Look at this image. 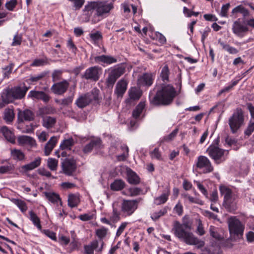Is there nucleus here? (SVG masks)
<instances>
[{
    "instance_id": "obj_17",
    "label": "nucleus",
    "mask_w": 254,
    "mask_h": 254,
    "mask_svg": "<svg viewBox=\"0 0 254 254\" xmlns=\"http://www.w3.org/2000/svg\"><path fill=\"white\" fill-rule=\"evenodd\" d=\"M153 82V75L150 73H144L140 76L137 80L139 86H150Z\"/></svg>"
},
{
    "instance_id": "obj_19",
    "label": "nucleus",
    "mask_w": 254,
    "mask_h": 254,
    "mask_svg": "<svg viewBox=\"0 0 254 254\" xmlns=\"http://www.w3.org/2000/svg\"><path fill=\"white\" fill-rule=\"evenodd\" d=\"M41 161L42 158L40 157L35 158L33 161L22 166L21 167V171L26 172L38 167L41 163Z\"/></svg>"
},
{
    "instance_id": "obj_23",
    "label": "nucleus",
    "mask_w": 254,
    "mask_h": 254,
    "mask_svg": "<svg viewBox=\"0 0 254 254\" xmlns=\"http://www.w3.org/2000/svg\"><path fill=\"white\" fill-rule=\"evenodd\" d=\"M0 132L2 134L5 139L12 143L15 142V137L13 132L6 126H3L0 129Z\"/></svg>"
},
{
    "instance_id": "obj_46",
    "label": "nucleus",
    "mask_w": 254,
    "mask_h": 254,
    "mask_svg": "<svg viewBox=\"0 0 254 254\" xmlns=\"http://www.w3.org/2000/svg\"><path fill=\"white\" fill-rule=\"evenodd\" d=\"M167 212V209L166 207H164L163 209L159 210L158 212H155L151 215V218L153 221H156L158 220L161 216H164Z\"/></svg>"
},
{
    "instance_id": "obj_2",
    "label": "nucleus",
    "mask_w": 254,
    "mask_h": 254,
    "mask_svg": "<svg viewBox=\"0 0 254 254\" xmlns=\"http://www.w3.org/2000/svg\"><path fill=\"white\" fill-rule=\"evenodd\" d=\"M176 95V91L175 88L168 84L158 90L152 99L150 98V102L154 106H167L172 103Z\"/></svg>"
},
{
    "instance_id": "obj_3",
    "label": "nucleus",
    "mask_w": 254,
    "mask_h": 254,
    "mask_svg": "<svg viewBox=\"0 0 254 254\" xmlns=\"http://www.w3.org/2000/svg\"><path fill=\"white\" fill-rule=\"evenodd\" d=\"M206 152L216 164H219L226 159L229 150L219 148L218 146L211 144L206 150Z\"/></svg>"
},
{
    "instance_id": "obj_58",
    "label": "nucleus",
    "mask_w": 254,
    "mask_h": 254,
    "mask_svg": "<svg viewBox=\"0 0 254 254\" xmlns=\"http://www.w3.org/2000/svg\"><path fill=\"white\" fill-rule=\"evenodd\" d=\"M178 128L175 129L171 133L163 138V141H170L172 140L177 135L178 132Z\"/></svg>"
},
{
    "instance_id": "obj_51",
    "label": "nucleus",
    "mask_w": 254,
    "mask_h": 254,
    "mask_svg": "<svg viewBox=\"0 0 254 254\" xmlns=\"http://www.w3.org/2000/svg\"><path fill=\"white\" fill-rule=\"evenodd\" d=\"M89 37L95 43L103 39L102 33L99 31H97L95 33H90Z\"/></svg>"
},
{
    "instance_id": "obj_28",
    "label": "nucleus",
    "mask_w": 254,
    "mask_h": 254,
    "mask_svg": "<svg viewBox=\"0 0 254 254\" xmlns=\"http://www.w3.org/2000/svg\"><path fill=\"white\" fill-rule=\"evenodd\" d=\"M57 122V119L55 117L46 116L42 119V125L47 128H51L54 127Z\"/></svg>"
},
{
    "instance_id": "obj_27",
    "label": "nucleus",
    "mask_w": 254,
    "mask_h": 254,
    "mask_svg": "<svg viewBox=\"0 0 254 254\" xmlns=\"http://www.w3.org/2000/svg\"><path fill=\"white\" fill-rule=\"evenodd\" d=\"M57 140V138L56 136H52L46 143L44 150L45 154L46 156H48L50 154L55 146Z\"/></svg>"
},
{
    "instance_id": "obj_49",
    "label": "nucleus",
    "mask_w": 254,
    "mask_h": 254,
    "mask_svg": "<svg viewBox=\"0 0 254 254\" xmlns=\"http://www.w3.org/2000/svg\"><path fill=\"white\" fill-rule=\"evenodd\" d=\"M63 70L61 69L54 70L52 74V81L54 82L62 79Z\"/></svg>"
},
{
    "instance_id": "obj_54",
    "label": "nucleus",
    "mask_w": 254,
    "mask_h": 254,
    "mask_svg": "<svg viewBox=\"0 0 254 254\" xmlns=\"http://www.w3.org/2000/svg\"><path fill=\"white\" fill-rule=\"evenodd\" d=\"M13 65L14 64H10L9 65L5 66L4 68H2L4 78L9 77V75L12 72Z\"/></svg>"
},
{
    "instance_id": "obj_4",
    "label": "nucleus",
    "mask_w": 254,
    "mask_h": 254,
    "mask_svg": "<svg viewBox=\"0 0 254 254\" xmlns=\"http://www.w3.org/2000/svg\"><path fill=\"white\" fill-rule=\"evenodd\" d=\"M244 124V116L242 110L237 109L229 119V125L231 132L235 133Z\"/></svg>"
},
{
    "instance_id": "obj_30",
    "label": "nucleus",
    "mask_w": 254,
    "mask_h": 254,
    "mask_svg": "<svg viewBox=\"0 0 254 254\" xmlns=\"http://www.w3.org/2000/svg\"><path fill=\"white\" fill-rule=\"evenodd\" d=\"M99 242L97 240L92 241L90 244L85 245L84 249L85 254H94V250L98 248Z\"/></svg>"
},
{
    "instance_id": "obj_10",
    "label": "nucleus",
    "mask_w": 254,
    "mask_h": 254,
    "mask_svg": "<svg viewBox=\"0 0 254 254\" xmlns=\"http://www.w3.org/2000/svg\"><path fill=\"white\" fill-rule=\"evenodd\" d=\"M196 167L199 169H203V173L205 174L211 173L214 170L209 159L203 155H200L197 157Z\"/></svg>"
},
{
    "instance_id": "obj_42",
    "label": "nucleus",
    "mask_w": 254,
    "mask_h": 254,
    "mask_svg": "<svg viewBox=\"0 0 254 254\" xmlns=\"http://www.w3.org/2000/svg\"><path fill=\"white\" fill-rule=\"evenodd\" d=\"M170 194V190L168 188L167 189L166 192L161 194L160 196L155 198L156 203L157 205L165 203L168 199Z\"/></svg>"
},
{
    "instance_id": "obj_57",
    "label": "nucleus",
    "mask_w": 254,
    "mask_h": 254,
    "mask_svg": "<svg viewBox=\"0 0 254 254\" xmlns=\"http://www.w3.org/2000/svg\"><path fill=\"white\" fill-rule=\"evenodd\" d=\"M230 7V3H227L222 5L221 11L220 15L222 17H228V11Z\"/></svg>"
},
{
    "instance_id": "obj_45",
    "label": "nucleus",
    "mask_w": 254,
    "mask_h": 254,
    "mask_svg": "<svg viewBox=\"0 0 254 254\" xmlns=\"http://www.w3.org/2000/svg\"><path fill=\"white\" fill-rule=\"evenodd\" d=\"M223 205L225 208L230 212L234 211L237 208L236 203L232 200V198L223 202Z\"/></svg>"
},
{
    "instance_id": "obj_34",
    "label": "nucleus",
    "mask_w": 254,
    "mask_h": 254,
    "mask_svg": "<svg viewBox=\"0 0 254 254\" xmlns=\"http://www.w3.org/2000/svg\"><path fill=\"white\" fill-rule=\"evenodd\" d=\"M11 201L19 208L22 213H25L27 211L28 207L24 201L15 198L11 199Z\"/></svg>"
},
{
    "instance_id": "obj_39",
    "label": "nucleus",
    "mask_w": 254,
    "mask_h": 254,
    "mask_svg": "<svg viewBox=\"0 0 254 254\" xmlns=\"http://www.w3.org/2000/svg\"><path fill=\"white\" fill-rule=\"evenodd\" d=\"M125 186V182L122 180H116L111 185V189L113 190L118 191L122 190Z\"/></svg>"
},
{
    "instance_id": "obj_24",
    "label": "nucleus",
    "mask_w": 254,
    "mask_h": 254,
    "mask_svg": "<svg viewBox=\"0 0 254 254\" xmlns=\"http://www.w3.org/2000/svg\"><path fill=\"white\" fill-rule=\"evenodd\" d=\"M238 13L242 14L244 18L249 16L250 15L249 11L242 5H239L234 8L232 10L231 16L236 18L237 17L236 14Z\"/></svg>"
},
{
    "instance_id": "obj_16",
    "label": "nucleus",
    "mask_w": 254,
    "mask_h": 254,
    "mask_svg": "<svg viewBox=\"0 0 254 254\" xmlns=\"http://www.w3.org/2000/svg\"><path fill=\"white\" fill-rule=\"evenodd\" d=\"M28 96L32 100H42L44 103H48L51 99V97L43 91L31 90Z\"/></svg>"
},
{
    "instance_id": "obj_9",
    "label": "nucleus",
    "mask_w": 254,
    "mask_h": 254,
    "mask_svg": "<svg viewBox=\"0 0 254 254\" xmlns=\"http://www.w3.org/2000/svg\"><path fill=\"white\" fill-rule=\"evenodd\" d=\"M28 88L25 86L23 87L19 86L14 87L9 89L6 90L7 96H8L10 100L12 99H21L26 94Z\"/></svg>"
},
{
    "instance_id": "obj_53",
    "label": "nucleus",
    "mask_w": 254,
    "mask_h": 254,
    "mask_svg": "<svg viewBox=\"0 0 254 254\" xmlns=\"http://www.w3.org/2000/svg\"><path fill=\"white\" fill-rule=\"evenodd\" d=\"M254 131V121L250 120L247 128L244 131L245 135L250 136L252 133Z\"/></svg>"
},
{
    "instance_id": "obj_29",
    "label": "nucleus",
    "mask_w": 254,
    "mask_h": 254,
    "mask_svg": "<svg viewBox=\"0 0 254 254\" xmlns=\"http://www.w3.org/2000/svg\"><path fill=\"white\" fill-rule=\"evenodd\" d=\"M95 5V1H90L88 2L84 6L83 11L85 13V15L87 17L88 21H89V18L92 14L93 11L96 10Z\"/></svg>"
},
{
    "instance_id": "obj_7",
    "label": "nucleus",
    "mask_w": 254,
    "mask_h": 254,
    "mask_svg": "<svg viewBox=\"0 0 254 254\" xmlns=\"http://www.w3.org/2000/svg\"><path fill=\"white\" fill-rule=\"evenodd\" d=\"M62 172L67 176H73L76 171L77 166L75 160L65 158L61 164Z\"/></svg>"
},
{
    "instance_id": "obj_62",
    "label": "nucleus",
    "mask_w": 254,
    "mask_h": 254,
    "mask_svg": "<svg viewBox=\"0 0 254 254\" xmlns=\"http://www.w3.org/2000/svg\"><path fill=\"white\" fill-rule=\"evenodd\" d=\"M174 211L179 216H181L183 213V207L182 204L179 202L174 208Z\"/></svg>"
},
{
    "instance_id": "obj_25",
    "label": "nucleus",
    "mask_w": 254,
    "mask_h": 254,
    "mask_svg": "<svg viewBox=\"0 0 254 254\" xmlns=\"http://www.w3.org/2000/svg\"><path fill=\"white\" fill-rule=\"evenodd\" d=\"M95 61L96 63H103L106 64H111L117 62V60L114 57L110 56L101 55L95 57Z\"/></svg>"
},
{
    "instance_id": "obj_12",
    "label": "nucleus",
    "mask_w": 254,
    "mask_h": 254,
    "mask_svg": "<svg viewBox=\"0 0 254 254\" xmlns=\"http://www.w3.org/2000/svg\"><path fill=\"white\" fill-rule=\"evenodd\" d=\"M232 30L237 36L243 37L248 32L249 28L247 25L242 23L241 19L239 18L233 22Z\"/></svg>"
},
{
    "instance_id": "obj_44",
    "label": "nucleus",
    "mask_w": 254,
    "mask_h": 254,
    "mask_svg": "<svg viewBox=\"0 0 254 254\" xmlns=\"http://www.w3.org/2000/svg\"><path fill=\"white\" fill-rule=\"evenodd\" d=\"M29 215L30 219L32 221L33 224L38 228V229L41 230L42 227L39 217L33 211H30L29 212Z\"/></svg>"
},
{
    "instance_id": "obj_56",
    "label": "nucleus",
    "mask_w": 254,
    "mask_h": 254,
    "mask_svg": "<svg viewBox=\"0 0 254 254\" xmlns=\"http://www.w3.org/2000/svg\"><path fill=\"white\" fill-rule=\"evenodd\" d=\"M74 95L72 94L71 96H69L66 98L63 99L61 101V105L63 106H68L71 104L73 100Z\"/></svg>"
},
{
    "instance_id": "obj_61",
    "label": "nucleus",
    "mask_w": 254,
    "mask_h": 254,
    "mask_svg": "<svg viewBox=\"0 0 254 254\" xmlns=\"http://www.w3.org/2000/svg\"><path fill=\"white\" fill-rule=\"evenodd\" d=\"M17 4L16 0H10L6 2L5 6L6 8L10 11H12Z\"/></svg>"
},
{
    "instance_id": "obj_47",
    "label": "nucleus",
    "mask_w": 254,
    "mask_h": 254,
    "mask_svg": "<svg viewBox=\"0 0 254 254\" xmlns=\"http://www.w3.org/2000/svg\"><path fill=\"white\" fill-rule=\"evenodd\" d=\"M58 161L55 158H49L47 160V166L51 171H56L58 168Z\"/></svg>"
},
{
    "instance_id": "obj_32",
    "label": "nucleus",
    "mask_w": 254,
    "mask_h": 254,
    "mask_svg": "<svg viewBox=\"0 0 254 254\" xmlns=\"http://www.w3.org/2000/svg\"><path fill=\"white\" fill-rule=\"evenodd\" d=\"M80 202V199L78 194H70L68 197V205L71 207H76Z\"/></svg>"
},
{
    "instance_id": "obj_59",
    "label": "nucleus",
    "mask_w": 254,
    "mask_h": 254,
    "mask_svg": "<svg viewBox=\"0 0 254 254\" xmlns=\"http://www.w3.org/2000/svg\"><path fill=\"white\" fill-rule=\"evenodd\" d=\"M120 212L116 208H113V214L111 217V220L113 222H117L120 219Z\"/></svg>"
},
{
    "instance_id": "obj_33",
    "label": "nucleus",
    "mask_w": 254,
    "mask_h": 254,
    "mask_svg": "<svg viewBox=\"0 0 254 254\" xmlns=\"http://www.w3.org/2000/svg\"><path fill=\"white\" fill-rule=\"evenodd\" d=\"M14 118V113L13 109L6 108L4 111L3 119L6 123H11Z\"/></svg>"
},
{
    "instance_id": "obj_64",
    "label": "nucleus",
    "mask_w": 254,
    "mask_h": 254,
    "mask_svg": "<svg viewBox=\"0 0 254 254\" xmlns=\"http://www.w3.org/2000/svg\"><path fill=\"white\" fill-rule=\"evenodd\" d=\"M38 173L39 175L43 176H45L47 178H50V177H52L51 173L49 171H48L47 169H46L44 168H39L38 170Z\"/></svg>"
},
{
    "instance_id": "obj_11",
    "label": "nucleus",
    "mask_w": 254,
    "mask_h": 254,
    "mask_svg": "<svg viewBox=\"0 0 254 254\" xmlns=\"http://www.w3.org/2000/svg\"><path fill=\"white\" fill-rule=\"evenodd\" d=\"M102 68L98 66H94L87 68L82 77L86 80L97 81L100 78Z\"/></svg>"
},
{
    "instance_id": "obj_50",
    "label": "nucleus",
    "mask_w": 254,
    "mask_h": 254,
    "mask_svg": "<svg viewBox=\"0 0 254 254\" xmlns=\"http://www.w3.org/2000/svg\"><path fill=\"white\" fill-rule=\"evenodd\" d=\"M209 232L211 236L216 240H221L223 238V237L218 233L216 228L214 226H210Z\"/></svg>"
},
{
    "instance_id": "obj_26",
    "label": "nucleus",
    "mask_w": 254,
    "mask_h": 254,
    "mask_svg": "<svg viewBox=\"0 0 254 254\" xmlns=\"http://www.w3.org/2000/svg\"><path fill=\"white\" fill-rule=\"evenodd\" d=\"M56 112V110L51 107H43L40 108L37 112V116L41 117L42 119L45 117V115L48 114H53Z\"/></svg>"
},
{
    "instance_id": "obj_5",
    "label": "nucleus",
    "mask_w": 254,
    "mask_h": 254,
    "mask_svg": "<svg viewBox=\"0 0 254 254\" xmlns=\"http://www.w3.org/2000/svg\"><path fill=\"white\" fill-rule=\"evenodd\" d=\"M126 71V66L124 64H120L114 67L109 74L106 79V83L108 87H112L117 80L122 76Z\"/></svg>"
},
{
    "instance_id": "obj_41",
    "label": "nucleus",
    "mask_w": 254,
    "mask_h": 254,
    "mask_svg": "<svg viewBox=\"0 0 254 254\" xmlns=\"http://www.w3.org/2000/svg\"><path fill=\"white\" fill-rule=\"evenodd\" d=\"M100 91L97 88H93L91 92L87 93L89 95L91 102L94 101L96 103H99L100 101L101 98L99 96Z\"/></svg>"
},
{
    "instance_id": "obj_1",
    "label": "nucleus",
    "mask_w": 254,
    "mask_h": 254,
    "mask_svg": "<svg viewBox=\"0 0 254 254\" xmlns=\"http://www.w3.org/2000/svg\"><path fill=\"white\" fill-rule=\"evenodd\" d=\"M173 226L172 231L175 236L184 241L186 244L195 245L197 248H201L204 246V241L199 240L194 237L192 233L187 231L188 229L190 228L188 223L184 222L181 224L178 221H175Z\"/></svg>"
},
{
    "instance_id": "obj_63",
    "label": "nucleus",
    "mask_w": 254,
    "mask_h": 254,
    "mask_svg": "<svg viewBox=\"0 0 254 254\" xmlns=\"http://www.w3.org/2000/svg\"><path fill=\"white\" fill-rule=\"evenodd\" d=\"M150 154L152 158H155L157 160L161 159V154L158 148H154V149L150 153Z\"/></svg>"
},
{
    "instance_id": "obj_8",
    "label": "nucleus",
    "mask_w": 254,
    "mask_h": 254,
    "mask_svg": "<svg viewBox=\"0 0 254 254\" xmlns=\"http://www.w3.org/2000/svg\"><path fill=\"white\" fill-rule=\"evenodd\" d=\"M228 227L230 233L239 236L242 235L244 227L240 221L235 216H232L228 219Z\"/></svg>"
},
{
    "instance_id": "obj_18",
    "label": "nucleus",
    "mask_w": 254,
    "mask_h": 254,
    "mask_svg": "<svg viewBox=\"0 0 254 254\" xmlns=\"http://www.w3.org/2000/svg\"><path fill=\"white\" fill-rule=\"evenodd\" d=\"M127 82L123 78L120 80L117 83L114 91V93L118 98H122L127 89Z\"/></svg>"
},
{
    "instance_id": "obj_37",
    "label": "nucleus",
    "mask_w": 254,
    "mask_h": 254,
    "mask_svg": "<svg viewBox=\"0 0 254 254\" xmlns=\"http://www.w3.org/2000/svg\"><path fill=\"white\" fill-rule=\"evenodd\" d=\"M145 106V102H140L135 107V109L133 110L132 113V116L134 119L138 118L143 110L144 109Z\"/></svg>"
},
{
    "instance_id": "obj_21",
    "label": "nucleus",
    "mask_w": 254,
    "mask_h": 254,
    "mask_svg": "<svg viewBox=\"0 0 254 254\" xmlns=\"http://www.w3.org/2000/svg\"><path fill=\"white\" fill-rule=\"evenodd\" d=\"M101 145V140L99 138L92 139L90 142L87 144L83 148V152L85 153L90 152L92 149L100 148Z\"/></svg>"
},
{
    "instance_id": "obj_52",
    "label": "nucleus",
    "mask_w": 254,
    "mask_h": 254,
    "mask_svg": "<svg viewBox=\"0 0 254 254\" xmlns=\"http://www.w3.org/2000/svg\"><path fill=\"white\" fill-rule=\"evenodd\" d=\"M169 69L168 66L165 65L162 69L161 72V77L164 82L169 80Z\"/></svg>"
},
{
    "instance_id": "obj_6",
    "label": "nucleus",
    "mask_w": 254,
    "mask_h": 254,
    "mask_svg": "<svg viewBox=\"0 0 254 254\" xmlns=\"http://www.w3.org/2000/svg\"><path fill=\"white\" fill-rule=\"evenodd\" d=\"M142 200L139 197L134 200H124L121 205V211L126 216H130L137 209L138 203Z\"/></svg>"
},
{
    "instance_id": "obj_60",
    "label": "nucleus",
    "mask_w": 254,
    "mask_h": 254,
    "mask_svg": "<svg viewBox=\"0 0 254 254\" xmlns=\"http://www.w3.org/2000/svg\"><path fill=\"white\" fill-rule=\"evenodd\" d=\"M2 101L0 102V109L3 108L5 105L11 102V100L7 96L6 93H5V95H1Z\"/></svg>"
},
{
    "instance_id": "obj_20",
    "label": "nucleus",
    "mask_w": 254,
    "mask_h": 254,
    "mask_svg": "<svg viewBox=\"0 0 254 254\" xmlns=\"http://www.w3.org/2000/svg\"><path fill=\"white\" fill-rule=\"evenodd\" d=\"M91 102L89 94L87 93L80 95L75 102V104L80 108H83Z\"/></svg>"
},
{
    "instance_id": "obj_48",
    "label": "nucleus",
    "mask_w": 254,
    "mask_h": 254,
    "mask_svg": "<svg viewBox=\"0 0 254 254\" xmlns=\"http://www.w3.org/2000/svg\"><path fill=\"white\" fill-rule=\"evenodd\" d=\"M73 144V140L72 138L65 139L63 141L60 145V148L62 150L66 149H70V147Z\"/></svg>"
},
{
    "instance_id": "obj_13",
    "label": "nucleus",
    "mask_w": 254,
    "mask_h": 254,
    "mask_svg": "<svg viewBox=\"0 0 254 254\" xmlns=\"http://www.w3.org/2000/svg\"><path fill=\"white\" fill-rule=\"evenodd\" d=\"M69 86V82L65 79L54 83L51 88L52 91L56 95H62L65 93Z\"/></svg>"
},
{
    "instance_id": "obj_35",
    "label": "nucleus",
    "mask_w": 254,
    "mask_h": 254,
    "mask_svg": "<svg viewBox=\"0 0 254 254\" xmlns=\"http://www.w3.org/2000/svg\"><path fill=\"white\" fill-rule=\"evenodd\" d=\"M18 142L21 145L29 144L33 145L35 143V140L31 137L26 135H21L18 137Z\"/></svg>"
},
{
    "instance_id": "obj_15",
    "label": "nucleus",
    "mask_w": 254,
    "mask_h": 254,
    "mask_svg": "<svg viewBox=\"0 0 254 254\" xmlns=\"http://www.w3.org/2000/svg\"><path fill=\"white\" fill-rule=\"evenodd\" d=\"M35 119L34 113L29 109L23 111L19 110L17 114V122L19 124L22 123L24 121L30 122Z\"/></svg>"
},
{
    "instance_id": "obj_36",
    "label": "nucleus",
    "mask_w": 254,
    "mask_h": 254,
    "mask_svg": "<svg viewBox=\"0 0 254 254\" xmlns=\"http://www.w3.org/2000/svg\"><path fill=\"white\" fill-rule=\"evenodd\" d=\"M128 94L131 99L138 100L142 95V92L136 87H132L129 89Z\"/></svg>"
},
{
    "instance_id": "obj_31",
    "label": "nucleus",
    "mask_w": 254,
    "mask_h": 254,
    "mask_svg": "<svg viewBox=\"0 0 254 254\" xmlns=\"http://www.w3.org/2000/svg\"><path fill=\"white\" fill-rule=\"evenodd\" d=\"M219 190L221 194L224 196L223 202L232 199V191L230 189L225 186H220Z\"/></svg>"
},
{
    "instance_id": "obj_40",
    "label": "nucleus",
    "mask_w": 254,
    "mask_h": 254,
    "mask_svg": "<svg viewBox=\"0 0 254 254\" xmlns=\"http://www.w3.org/2000/svg\"><path fill=\"white\" fill-rule=\"evenodd\" d=\"M11 155L13 159L14 160L22 161L25 159V155L24 153L19 149H12L11 150Z\"/></svg>"
},
{
    "instance_id": "obj_38",
    "label": "nucleus",
    "mask_w": 254,
    "mask_h": 254,
    "mask_svg": "<svg viewBox=\"0 0 254 254\" xmlns=\"http://www.w3.org/2000/svg\"><path fill=\"white\" fill-rule=\"evenodd\" d=\"M45 196L48 200L52 203H55L58 201H61L59 194L51 192H44Z\"/></svg>"
},
{
    "instance_id": "obj_14",
    "label": "nucleus",
    "mask_w": 254,
    "mask_h": 254,
    "mask_svg": "<svg viewBox=\"0 0 254 254\" xmlns=\"http://www.w3.org/2000/svg\"><path fill=\"white\" fill-rule=\"evenodd\" d=\"M96 14L98 16L103 15L104 14L109 12L113 8L112 3H107L105 1H95Z\"/></svg>"
},
{
    "instance_id": "obj_55",
    "label": "nucleus",
    "mask_w": 254,
    "mask_h": 254,
    "mask_svg": "<svg viewBox=\"0 0 254 254\" xmlns=\"http://www.w3.org/2000/svg\"><path fill=\"white\" fill-rule=\"evenodd\" d=\"M73 3V6L75 10L80 9L84 5L85 0H68Z\"/></svg>"
},
{
    "instance_id": "obj_22",
    "label": "nucleus",
    "mask_w": 254,
    "mask_h": 254,
    "mask_svg": "<svg viewBox=\"0 0 254 254\" xmlns=\"http://www.w3.org/2000/svg\"><path fill=\"white\" fill-rule=\"evenodd\" d=\"M127 176L128 182L131 185H137L140 183V178L131 169H127Z\"/></svg>"
},
{
    "instance_id": "obj_43",
    "label": "nucleus",
    "mask_w": 254,
    "mask_h": 254,
    "mask_svg": "<svg viewBox=\"0 0 254 254\" xmlns=\"http://www.w3.org/2000/svg\"><path fill=\"white\" fill-rule=\"evenodd\" d=\"M108 232V228L102 227L100 229H96L95 231V234L99 240H102L106 237Z\"/></svg>"
}]
</instances>
